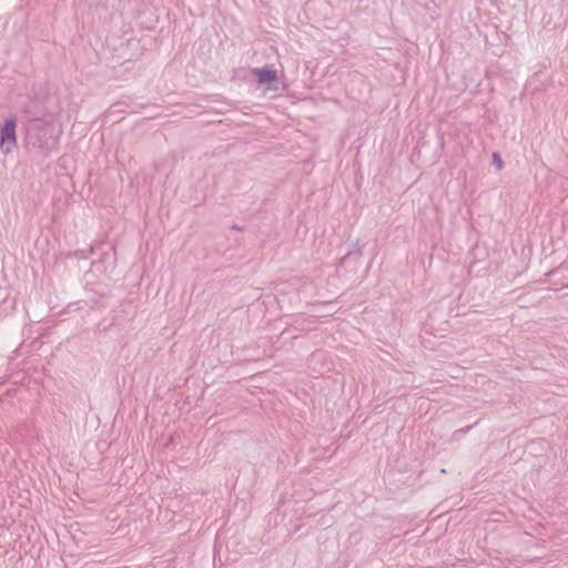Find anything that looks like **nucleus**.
<instances>
[{
  "label": "nucleus",
  "instance_id": "0eeeda50",
  "mask_svg": "<svg viewBox=\"0 0 568 568\" xmlns=\"http://www.w3.org/2000/svg\"><path fill=\"white\" fill-rule=\"evenodd\" d=\"M473 426H467L465 428H460L458 430L455 432V434H466L467 432H469Z\"/></svg>",
  "mask_w": 568,
  "mask_h": 568
},
{
  "label": "nucleus",
  "instance_id": "f257e3e1",
  "mask_svg": "<svg viewBox=\"0 0 568 568\" xmlns=\"http://www.w3.org/2000/svg\"><path fill=\"white\" fill-rule=\"evenodd\" d=\"M59 132L52 122H36L26 125V148L36 156L48 158L57 151Z\"/></svg>",
  "mask_w": 568,
  "mask_h": 568
},
{
  "label": "nucleus",
  "instance_id": "1a4fd4ad",
  "mask_svg": "<svg viewBox=\"0 0 568 568\" xmlns=\"http://www.w3.org/2000/svg\"><path fill=\"white\" fill-rule=\"evenodd\" d=\"M231 229H232V230H236V231H242V230H243V227H242V226H240L239 224H233V225L231 226Z\"/></svg>",
  "mask_w": 568,
  "mask_h": 568
},
{
  "label": "nucleus",
  "instance_id": "423d86ee",
  "mask_svg": "<svg viewBox=\"0 0 568 568\" xmlns=\"http://www.w3.org/2000/svg\"><path fill=\"white\" fill-rule=\"evenodd\" d=\"M493 163L498 168L501 169L504 165V162L498 153L493 154Z\"/></svg>",
  "mask_w": 568,
  "mask_h": 568
},
{
  "label": "nucleus",
  "instance_id": "7ed1b4c3",
  "mask_svg": "<svg viewBox=\"0 0 568 568\" xmlns=\"http://www.w3.org/2000/svg\"><path fill=\"white\" fill-rule=\"evenodd\" d=\"M17 146V119L9 116L0 128V149L8 154Z\"/></svg>",
  "mask_w": 568,
  "mask_h": 568
},
{
  "label": "nucleus",
  "instance_id": "39448f33",
  "mask_svg": "<svg viewBox=\"0 0 568 568\" xmlns=\"http://www.w3.org/2000/svg\"><path fill=\"white\" fill-rule=\"evenodd\" d=\"M362 256V246L359 245L358 241H356V243L354 244V250L353 251H349L345 254V256L343 257V261H347V260H351V258H359Z\"/></svg>",
  "mask_w": 568,
  "mask_h": 568
},
{
  "label": "nucleus",
  "instance_id": "6e6552de",
  "mask_svg": "<svg viewBox=\"0 0 568 568\" xmlns=\"http://www.w3.org/2000/svg\"><path fill=\"white\" fill-rule=\"evenodd\" d=\"M75 255H77L78 257H82V258H87V257H88V255H87V254H84V251L75 252Z\"/></svg>",
  "mask_w": 568,
  "mask_h": 568
},
{
  "label": "nucleus",
  "instance_id": "f03ea898",
  "mask_svg": "<svg viewBox=\"0 0 568 568\" xmlns=\"http://www.w3.org/2000/svg\"><path fill=\"white\" fill-rule=\"evenodd\" d=\"M21 113L26 125L53 121L52 113L47 110L43 101L39 99H28L21 106Z\"/></svg>",
  "mask_w": 568,
  "mask_h": 568
},
{
  "label": "nucleus",
  "instance_id": "20e7f679",
  "mask_svg": "<svg viewBox=\"0 0 568 568\" xmlns=\"http://www.w3.org/2000/svg\"><path fill=\"white\" fill-rule=\"evenodd\" d=\"M260 84L267 85V89L278 90L277 85L272 87L273 83H278L277 73L272 65H264L263 68H255L252 70Z\"/></svg>",
  "mask_w": 568,
  "mask_h": 568
}]
</instances>
